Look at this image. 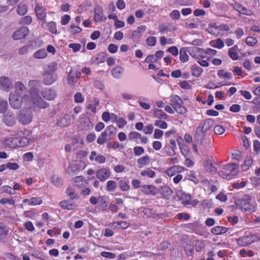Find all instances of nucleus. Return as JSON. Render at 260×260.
Wrapping results in <instances>:
<instances>
[{"mask_svg": "<svg viewBox=\"0 0 260 260\" xmlns=\"http://www.w3.org/2000/svg\"><path fill=\"white\" fill-rule=\"evenodd\" d=\"M33 118V114L30 109H22L19 112L18 117V121L23 125L30 123Z\"/></svg>", "mask_w": 260, "mask_h": 260, "instance_id": "3", "label": "nucleus"}, {"mask_svg": "<svg viewBox=\"0 0 260 260\" xmlns=\"http://www.w3.org/2000/svg\"><path fill=\"white\" fill-rule=\"evenodd\" d=\"M29 29L27 27H22L19 29L15 31L13 34V38L14 40H20L28 35Z\"/></svg>", "mask_w": 260, "mask_h": 260, "instance_id": "9", "label": "nucleus"}, {"mask_svg": "<svg viewBox=\"0 0 260 260\" xmlns=\"http://www.w3.org/2000/svg\"><path fill=\"white\" fill-rule=\"evenodd\" d=\"M254 240L255 237L253 235H248L238 239L237 243L241 246H246L251 244Z\"/></svg>", "mask_w": 260, "mask_h": 260, "instance_id": "10", "label": "nucleus"}, {"mask_svg": "<svg viewBox=\"0 0 260 260\" xmlns=\"http://www.w3.org/2000/svg\"><path fill=\"white\" fill-rule=\"evenodd\" d=\"M110 175V171L106 169L102 168L96 172V177L101 181H105Z\"/></svg>", "mask_w": 260, "mask_h": 260, "instance_id": "13", "label": "nucleus"}, {"mask_svg": "<svg viewBox=\"0 0 260 260\" xmlns=\"http://www.w3.org/2000/svg\"><path fill=\"white\" fill-rule=\"evenodd\" d=\"M94 20L96 22H101L103 20V10L100 6H96L94 9Z\"/></svg>", "mask_w": 260, "mask_h": 260, "instance_id": "16", "label": "nucleus"}, {"mask_svg": "<svg viewBox=\"0 0 260 260\" xmlns=\"http://www.w3.org/2000/svg\"><path fill=\"white\" fill-rule=\"evenodd\" d=\"M251 200V197L249 195H245L244 198L242 199L241 201L242 208L244 209L245 211H249L250 212L255 211L254 206L250 204V202Z\"/></svg>", "mask_w": 260, "mask_h": 260, "instance_id": "6", "label": "nucleus"}, {"mask_svg": "<svg viewBox=\"0 0 260 260\" xmlns=\"http://www.w3.org/2000/svg\"><path fill=\"white\" fill-rule=\"evenodd\" d=\"M28 9V6L26 4L20 3L18 5L17 8V13L19 15H24L27 12Z\"/></svg>", "mask_w": 260, "mask_h": 260, "instance_id": "28", "label": "nucleus"}, {"mask_svg": "<svg viewBox=\"0 0 260 260\" xmlns=\"http://www.w3.org/2000/svg\"><path fill=\"white\" fill-rule=\"evenodd\" d=\"M203 71V69L201 67L196 64L192 66L191 67V74L194 77H200Z\"/></svg>", "mask_w": 260, "mask_h": 260, "instance_id": "30", "label": "nucleus"}, {"mask_svg": "<svg viewBox=\"0 0 260 260\" xmlns=\"http://www.w3.org/2000/svg\"><path fill=\"white\" fill-rule=\"evenodd\" d=\"M252 163L251 157H247L245 159L244 165L242 166V168L244 170H247L251 166Z\"/></svg>", "mask_w": 260, "mask_h": 260, "instance_id": "52", "label": "nucleus"}, {"mask_svg": "<svg viewBox=\"0 0 260 260\" xmlns=\"http://www.w3.org/2000/svg\"><path fill=\"white\" fill-rule=\"evenodd\" d=\"M37 99L32 98L33 102L39 108L45 109L48 107L49 104L44 101L41 98L37 97Z\"/></svg>", "mask_w": 260, "mask_h": 260, "instance_id": "20", "label": "nucleus"}, {"mask_svg": "<svg viewBox=\"0 0 260 260\" xmlns=\"http://www.w3.org/2000/svg\"><path fill=\"white\" fill-rule=\"evenodd\" d=\"M224 128L220 125H216L214 128V132L216 135H221L224 133Z\"/></svg>", "mask_w": 260, "mask_h": 260, "instance_id": "54", "label": "nucleus"}, {"mask_svg": "<svg viewBox=\"0 0 260 260\" xmlns=\"http://www.w3.org/2000/svg\"><path fill=\"white\" fill-rule=\"evenodd\" d=\"M48 27L49 30L53 34H56L57 29L56 26V23L53 21H51L48 23Z\"/></svg>", "mask_w": 260, "mask_h": 260, "instance_id": "46", "label": "nucleus"}, {"mask_svg": "<svg viewBox=\"0 0 260 260\" xmlns=\"http://www.w3.org/2000/svg\"><path fill=\"white\" fill-rule=\"evenodd\" d=\"M239 166L236 164H228L223 167V169L226 172L235 174V176L238 173L237 170Z\"/></svg>", "mask_w": 260, "mask_h": 260, "instance_id": "18", "label": "nucleus"}, {"mask_svg": "<svg viewBox=\"0 0 260 260\" xmlns=\"http://www.w3.org/2000/svg\"><path fill=\"white\" fill-rule=\"evenodd\" d=\"M28 95L24 94L22 98H20V95L11 93L9 96L10 106L14 109H19L22 105V99H28Z\"/></svg>", "mask_w": 260, "mask_h": 260, "instance_id": "4", "label": "nucleus"}, {"mask_svg": "<svg viewBox=\"0 0 260 260\" xmlns=\"http://www.w3.org/2000/svg\"><path fill=\"white\" fill-rule=\"evenodd\" d=\"M245 42L247 44V45L250 46H253L257 43V40L254 37H248L246 39Z\"/></svg>", "mask_w": 260, "mask_h": 260, "instance_id": "49", "label": "nucleus"}, {"mask_svg": "<svg viewBox=\"0 0 260 260\" xmlns=\"http://www.w3.org/2000/svg\"><path fill=\"white\" fill-rule=\"evenodd\" d=\"M204 165L207 171L212 173L216 172L217 170V169L213 166L212 160L209 158L205 159Z\"/></svg>", "mask_w": 260, "mask_h": 260, "instance_id": "23", "label": "nucleus"}, {"mask_svg": "<svg viewBox=\"0 0 260 260\" xmlns=\"http://www.w3.org/2000/svg\"><path fill=\"white\" fill-rule=\"evenodd\" d=\"M123 69L122 68H121L120 67H116L112 70V73L113 76L115 78H118L120 77V75Z\"/></svg>", "mask_w": 260, "mask_h": 260, "instance_id": "40", "label": "nucleus"}, {"mask_svg": "<svg viewBox=\"0 0 260 260\" xmlns=\"http://www.w3.org/2000/svg\"><path fill=\"white\" fill-rule=\"evenodd\" d=\"M120 188L123 191H127L129 189V185L123 180H120L119 182Z\"/></svg>", "mask_w": 260, "mask_h": 260, "instance_id": "58", "label": "nucleus"}, {"mask_svg": "<svg viewBox=\"0 0 260 260\" xmlns=\"http://www.w3.org/2000/svg\"><path fill=\"white\" fill-rule=\"evenodd\" d=\"M51 181L52 183L57 186L59 187L62 185V181L60 178L56 176H53L51 178Z\"/></svg>", "mask_w": 260, "mask_h": 260, "instance_id": "45", "label": "nucleus"}, {"mask_svg": "<svg viewBox=\"0 0 260 260\" xmlns=\"http://www.w3.org/2000/svg\"><path fill=\"white\" fill-rule=\"evenodd\" d=\"M228 229L221 226H216L213 228L211 230V233L215 235L223 234L228 232Z\"/></svg>", "mask_w": 260, "mask_h": 260, "instance_id": "25", "label": "nucleus"}, {"mask_svg": "<svg viewBox=\"0 0 260 260\" xmlns=\"http://www.w3.org/2000/svg\"><path fill=\"white\" fill-rule=\"evenodd\" d=\"M211 45L215 48H221L224 46V43L220 39H217L211 42Z\"/></svg>", "mask_w": 260, "mask_h": 260, "instance_id": "39", "label": "nucleus"}, {"mask_svg": "<svg viewBox=\"0 0 260 260\" xmlns=\"http://www.w3.org/2000/svg\"><path fill=\"white\" fill-rule=\"evenodd\" d=\"M154 125L159 128L165 129L167 127V123L164 120H156Z\"/></svg>", "mask_w": 260, "mask_h": 260, "instance_id": "55", "label": "nucleus"}, {"mask_svg": "<svg viewBox=\"0 0 260 260\" xmlns=\"http://www.w3.org/2000/svg\"><path fill=\"white\" fill-rule=\"evenodd\" d=\"M170 16L173 19H179L180 18V13L178 10H175L172 11L170 14Z\"/></svg>", "mask_w": 260, "mask_h": 260, "instance_id": "63", "label": "nucleus"}, {"mask_svg": "<svg viewBox=\"0 0 260 260\" xmlns=\"http://www.w3.org/2000/svg\"><path fill=\"white\" fill-rule=\"evenodd\" d=\"M42 95L47 100H53L55 98L56 93L54 89L45 88L42 91Z\"/></svg>", "mask_w": 260, "mask_h": 260, "instance_id": "15", "label": "nucleus"}, {"mask_svg": "<svg viewBox=\"0 0 260 260\" xmlns=\"http://www.w3.org/2000/svg\"><path fill=\"white\" fill-rule=\"evenodd\" d=\"M40 85L41 82L37 80H32L29 81L28 86L30 88L29 93L32 98H37L39 96Z\"/></svg>", "mask_w": 260, "mask_h": 260, "instance_id": "5", "label": "nucleus"}, {"mask_svg": "<svg viewBox=\"0 0 260 260\" xmlns=\"http://www.w3.org/2000/svg\"><path fill=\"white\" fill-rule=\"evenodd\" d=\"M232 6L235 10L240 13L248 16H251L253 14L252 10L247 9L238 3L235 2L232 4Z\"/></svg>", "mask_w": 260, "mask_h": 260, "instance_id": "8", "label": "nucleus"}, {"mask_svg": "<svg viewBox=\"0 0 260 260\" xmlns=\"http://www.w3.org/2000/svg\"><path fill=\"white\" fill-rule=\"evenodd\" d=\"M171 101L173 103L171 106L174 110L180 114H184L187 112V109L182 106L183 103L180 97L177 95L171 96Z\"/></svg>", "mask_w": 260, "mask_h": 260, "instance_id": "2", "label": "nucleus"}, {"mask_svg": "<svg viewBox=\"0 0 260 260\" xmlns=\"http://www.w3.org/2000/svg\"><path fill=\"white\" fill-rule=\"evenodd\" d=\"M214 124V120L212 119L209 118L205 119L202 121L199 126H201V128L203 130L206 132L207 130L209 129Z\"/></svg>", "mask_w": 260, "mask_h": 260, "instance_id": "21", "label": "nucleus"}, {"mask_svg": "<svg viewBox=\"0 0 260 260\" xmlns=\"http://www.w3.org/2000/svg\"><path fill=\"white\" fill-rule=\"evenodd\" d=\"M162 196L166 200H169L173 194V191L168 186H164L161 188Z\"/></svg>", "mask_w": 260, "mask_h": 260, "instance_id": "26", "label": "nucleus"}, {"mask_svg": "<svg viewBox=\"0 0 260 260\" xmlns=\"http://www.w3.org/2000/svg\"><path fill=\"white\" fill-rule=\"evenodd\" d=\"M116 131L117 129L114 126L109 125L107 126L105 131L101 133V137L98 139L97 143L99 144L102 145L110 141L115 136Z\"/></svg>", "mask_w": 260, "mask_h": 260, "instance_id": "1", "label": "nucleus"}, {"mask_svg": "<svg viewBox=\"0 0 260 260\" xmlns=\"http://www.w3.org/2000/svg\"><path fill=\"white\" fill-rule=\"evenodd\" d=\"M66 193L71 200L79 198V196L76 193L75 189L73 188L68 187L66 190Z\"/></svg>", "mask_w": 260, "mask_h": 260, "instance_id": "32", "label": "nucleus"}, {"mask_svg": "<svg viewBox=\"0 0 260 260\" xmlns=\"http://www.w3.org/2000/svg\"><path fill=\"white\" fill-rule=\"evenodd\" d=\"M137 163L139 168H142L144 166L149 163V157L148 155H145L140 157L137 160Z\"/></svg>", "mask_w": 260, "mask_h": 260, "instance_id": "31", "label": "nucleus"}, {"mask_svg": "<svg viewBox=\"0 0 260 260\" xmlns=\"http://www.w3.org/2000/svg\"><path fill=\"white\" fill-rule=\"evenodd\" d=\"M47 54L46 51L44 49H42L36 51L34 53V56L36 58H44L47 56Z\"/></svg>", "mask_w": 260, "mask_h": 260, "instance_id": "34", "label": "nucleus"}, {"mask_svg": "<svg viewBox=\"0 0 260 260\" xmlns=\"http://www.w3.org/2000/svg\"><path fill=\"white\" fill-rule=\"evenodd\" d=\"M3 120L9 126H13L16 123L15 115L10 112H8L4 115Z\"/></svg>", "mask_w": 260, "mask_h": 260, "instance_id": "12", "label": "nucleus"}, {"mask_svg": "<svg viewBox=\"0 0 260 260\" xmlns=\"http://www.w3.org/2000/svg\"><path fill=\"white\" fill-rule=\"evenodd\" d=\"M170 25H167L162 24L161 25L159 26V31L161 34H165L167 33L169 31H171V29L170 28Z\"/></svg>", "mask_w": 260, "mask_h": 260, "instance_id": "60", "label": "nucleus"}, {"mask_svg": "<svg viewBox=\"0 0 260 260\" xmlns=\"http://www.w3.org/2000/svg\"><path fill=\"white\" fill-rule=\"evenodd\" d=\"M72 118L70 115H64L63 117H60L57 120L56 124L60 127H65L70 125Z\"/></svg>", "mask_w": 260, "mask_h": 260, "instance_id": "14", "label": "nucleus"}, {"mask_svg": "<svg viewBox=\"0 0 260 260\" xmlns=\"http://www.w3.org/2000/svg\"><path fill=\"white\" fill-rule=\"evenodd\" d=\"M69 47L73 49L74 52H76L80 50L81 45L78 43H71L69 44Z\"/></svg>", "mask_w": 260, "mask_h": 260, "instance_id": "61", "label": "nucleus"}, {"mask_svg": "<svg viewBox=\"0 0 260 260\" xmlns=\"http://www.w3.org/2000/svg\"><path fill=\"white\" fill-rule=\"evenodd\" d=\"M32 22V18L30 16H26L22 17L20 21L19 24L21 25H28Z\"/></svg>", "mask_w": 260, "mask_h": 260, "instance_id": "36", "label": "nucleus"}, {"mask_svg": "<svg viewBox=\"0 0 260 260\" xmlns=\"http://www.w3.org/2000/svg\"><path fill=\"white\" fill-rule=\"evenodd\" d=\"M153 114L155 117L159 119L165 120L167 119L168 116L162 110L155 109L153 110Z\"/></svg>", "mask_w": 260, "mask_h": 260, "instance_id": "27", "label": "nucleus"}, {"mask_svg": "<svg viewBox=\"0 0 260 260\" xmlns=\"http://www.w3.org/2000/svg\"><path fill=\"white\" fill-rule=\"evenodd\" d=\"M134 152L135 155L140 156L144 153V149L140 146H136L134 148Z\"/></svg>", "mask_w": 260, "mask_h": 260, "instance_id": "57", "label": "nucleus"}, {"mask_svg": "<svg viewBox=\"0 0 260 260\" xmlns=\"http://www.w3.org/2000/svg\"><path fill=\"white\" fill-rule=\"evenodd\" d=\"M141 190L143 192L147 194L155 195L157 193V189L153 185H143Z\"/></svg>", "mask_w": 260, "mask_h": 260, "instance_id": "17", "label": "nucleus"}, {"mask_svg": "<svg viewBox=\"0 0 260 260\" xmlns=\"http://www.w3.org/2000/svg\"><path fill=\"white\" fill-rule=\"evenodd\" d=\"M237 50L238 46L237 45L234 46L229 49L228 55L230 58L234 60H237L239 58Z\"/></svg>", "mask_w": 260, "mask_h": 260, "instance_id": "22", "label": "nucleus"}, {"mask_svg": "<svg viewBox=\"0 0 260 260\" xmlns=\"http://www.w3.org/2000/svg\"><path fill=\"white\" fill-rule=\"evenodd\" d=\"M140 174L142 176H147L150 178H153L155 175V173L153 170L147 169V170L141 171Z\"/></svg>", "mask_w": 260, "mask_h": 260, "instance_id": "38", "label": "nucleus"}, {"mask_svg": "<svg viewBox=\"0 0 260 260\" xmlns=\"http://www.w3.org/2000/svg\"><path fill=\"white\" fill-rule=\"evenodd\" d=\"M181 199H182V204L186 205H189L190 204V196L186 194H183L181 193Z\"/></svg>", "mask_w": 260, "mask_h": 260, "instance_id": "53", "label": "nucleus"}, {"mask_svg": "<svg viewBox=\"0 0 260 260\" xmlns=\"http://www.w3.org/2000/svg\"><path fill=\"white\" fill-rule=\"evenodd\" d=\"M35 12L38 19L42 21L46 20V12L43 7L37 4L35 8Z\"/></svg>", "mask_w": 260, "mask_h": 260, "instance_id": "11", "label": "nucleus"}, {"mask_svg": "<svg viewBox=\"0 0 260 260\" xmlns=\"http://www.w3.org/2000/svg\"><path fill=\"white\" fill-rule=\"evenodd\" d=\"M55 80L56 77H54L52 75H48L44 78L43 82L46 85H50Z\"/></svg>", "mask_w": 260, "mask_h": 260, "instance_id": "41", "label": "nucleus"}, {"mask_svg": "<svg viewBox=\"0 0 260 260\" xmlns=\"http://www.w3.org/2000/svg\"><path fill=\"white\" fill-rule=\"evenodd\" d=\"M205 131L201 128V126H199L195 132L194 137L199 142H202L205 136Z\"/></svg>", "mask_w": 260, "mask_h": 260, "instance_id": "19", "label": "nucleus"}, {"mask_svg": "<svg viewBox=\"0 0 260 260\" xmlns=\"http://www.w3.org/2000/svg\"><path fill=\"white\" fill-rule=\"evenodd\" d=\"M74 100L76 103H83L84 98L80 92H77L74 95Z\"/></svg>", "mask_w": 260, "mask_h": 260, "instance_id": "59", "label": "nucleus"}, {"mask_svg": "<svg viewBox=\"0 0 260 260\" xmlns=\"http://www.w3.org/2000/svg\"><path fill=\"white\" fill-rule=\"evenodd\" d=\"M8 103L7 101L0 98V112L4 113L7 108Z\"/></svg>", "mask_w": 260, "mask_h": 260, "instance_id": "48", "label": "nucleus"}, {"mask_svg": "<svg viewBox=\"0 0 260 260\" xmlns=\"http://www.w3.org/2000/svg\"><path fill=\"white\" fill-rule=\"evenodd\" d=\"M59 205L62 208L68 210L72 209L73 206L72 204H69L67 201H63L60 202Z\"/></svg>", "mask_w": 260, "mask_h": 260, "instance_id": "51", "label": "nucleus"}, {"mask_svg": "<svg viewBox=\"0 0 260 260\" xmlns=\"http://www.w3.org/2000/svg\"><path fill=\"white\" fill-rule=\"evenodd\" d=\"M15 203V200L12 198L11 199L2 198L0 200V203L2 205L9 204L10 205H14Z\"/></svg>", "mask_w": 260, "mask_h": 260, "instance_id": "56", "label": "nucleus"}, {"mask_svg": "<svg viewBox=\"0 0 260 260\" xmlns=\"http://www.w3.org/2000/svg\"><path fill=\"white\" fill-rule=\"evenodd\" d=\"M176 169H180V171H181V170H183L184 168L183 167H181L179 166H175L172 167H171L168 170L166 171V173L168 176H172L174 175V171H176Z\"/></svg>", "mask_w": 260, "mask_h": 260, "instance_id": "50", "label": "nucleus"}, {"mask_svg": "<svg viewBox=\"0 0 260 260\" xmlns=\"http://www.w3.org/2000/svg\"><path fill=\"white\" fill-rule=\"evenodd\" d=\"M156 38L154 37H149L146 39V44L150 46H153L156 43Z\"/></svg>", "mask_w": 260, "mask_h": 260, "instance_id": "62", "label": "nucleus"}, {"mask_svg": "<svg viewBox=\"0 0 260 260\" xmlns=\"http://www.w3.org/2000/svg\"><path fill=\"white\" fill-rule=\"evenodd\" d=\"M116 187V183L113 180H109L107 183L106 189L108 191H113Z\"/></svg>", "mask_w": 260, "mask_h": 260, "instance_id": "35", "label": "nucleus"}, {"mask_svg": "<svg viewBox=\"0 0 260 260\" xmlns=\"http://www.w3.org/2000/svg\"><path fill=\"white\" fill-rule=\"evenodd\" d=\"M74 73H73V70H71L69 74H68V82L69 84H71V85H75L76 81V79H77L76 78H75V76L74 77Z\"/></svg>", "mask_w": 260, "mask_h": 260, "instance_id": "43", "label": "nucleus"}, {"mask_svg": "<svg viewBox=\"0 0 260 260\" xmlns=\"http://www.w3.org/2000/svg\"><path fill=\"white\" fill-rule=\"evenodd\" d=\"M0 87L5 91H8L11 90L13 87L12 80L8 77H1Z\"/></svg>", "mask_w": 260, "mask_h": 260, "instance_id": "7", "label": "nucleus"}, {"mask_svg": "<svg viewBox=\"0 0 260 260\" xmlns=\"http://www.w3.org/2000/svg\"><path fill=\"white\" fill-rule=\"evenodd\" d=\"M187 48L183 47L180 50V59L182 62H186L188 60V55L187 54Z\"/></svg>", "mask_w": 260, "mask_h": 260, "instance_id": "29", "label": "nucleus"}, {"mask_svg": "<svg viewBox=\"0 0 260 260\" xmlns=\"http://www.w3.org/2000/svg\"><path fill=\"white\" fill-rule=\"evenodd\" d=\"M170 145L169 147L171 148L172 150L167 152L168 155L169 156H173L175 154V149H177L176 142L174 140H170Z\"/></svg>", "mask_w": 260, "mask_h": 260, "instance_id": "42", "label": "nucleus"}, {"mask_svg": "<svg viewBox=\"0 0 260 260\" xmlns=\"http://www.w3.org/2000/svg\"><path fill=\"white\" fill-rule=\"evenodd\" d=\"M42 203V200L39 198H32L29 203V205H40Z\"/></svg>", "mask_w": 260, "mask_h": 260, "instance_id": "64", "label": "nucleus"}, {"mask_svg": "<svg viewBox=\"0 0 260 260\" xmlns=\"http://www.w3.org/2000/svg\"><path fill=\"white\" fill-rule=\"evenodd\" d=\"M187 50L188 53L191 56L196 57L197 54L200 52L201 49L196 47H189L187 48Z\"/></svg>", "mask_w": 260, "mask_h": 260, "instance_id": "37", "label": "nucleus"}, {"mask_svg": "<svg viewBox=\"0 0 260 260\" xmlns=\"http://www.w3.org/2000/svg\"><path fill=\"white\" fill-rule=\"evenodd\" d=\"M219 175L223 178H228V179H231L233 177L235 176V174L234 173H229L228 172H226L225 171H220L218 172Z\"/></svg>", "mask_w": 260, "mask_h": 260, "instance_id": "47", "label": "nucleus"}, {"mask_svg": "<svg viewBox=\"0 0 260 260\" xmlns=\"http://www.w3.org/2000/svg\"><path fill=\"white\" fill-rule=\"evenodd\" d=\"M73 182L78 187H82L84 186L83 177L81 176H77L73 179Z\"/></svg>", "mask_w": 260, "mask_h": 260, "instance_id": "33", "label": "nucleus"}, {"mask_svg": "<svg viewBox=\"0 0 260 260\" xmlns=\"http://www.w3.org/2000/svg\"><path fill=\"white\" fill-rule=\"evenodd\" d=\"M16 92L20 95L26 91V88L24 84L21 82H17L15 83Z\"/></svg>", "mask_w": 260, "mask_h": 260, "instance_id": "24", "label": "nucleus"}, {"mask_svg": "<svg viewBox=\"0 0 260 260\" xmlns=\"http://www.w3.org/2000/svg\"><path fill=\"white\" fill-rule=\"evenodd\" d=\"M107 201H106L103 197H100V200L99 203V209L104 211L107 209Z\"/></svg>", "mask_w": 260, "mask_h": 260, "instance_id": "44", "label": "nucleus"}]
</instances>
